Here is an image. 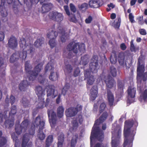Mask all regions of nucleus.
Masks as SVG:
<instances>
[{"instance_id":"1","label":"nucleus","mask_w":147,"mask_h":147,"mask_svg":"<svg viewBox=\"0 0 147 147\" xmlns=\"http://www.w3.org/2000/svg\"><path fill=\"white\" fill-rule=\"evenodd\" d=\"M108 114L107 112H104L100 117L99 119L95 121L90 136L91 143H92V138L94 137L97 138L99 141L101 140L103 137L104 132L100 130L99 127L96 126L99 125L106 120L108 117Z\"/></svg>"},{"instance_id":"2","label":"nucleus","mask_w":147,"mask_h":147,"mask_svg":"<svg viewBox=\"0 0 147 147\" xmlns=\"http://www.w3.org/2000/svg\"><path fill=\"white\" fill-rule=\"evenodd\" d=\"M107 88V98L109 105L110 107L114 105V97L113 94L109 89L112 88L114 86H116V82L114 79L110 76H108L105 80Z\"/></svg>"},{"instance_id":"3","label":"nucleus","mask_w":147,"mask_h":147,"mask_svg":"<svg viewBox=\"0 0 147 147\" xmlns=\"http://www.w3.org/2000/svg\"><path fill=\"white\" fill-rule=\"evenodd\" d=\"M42 65L40 63H39L34 68L33 70L31 71L32 67L29 64V62L27 61L25 64V71L27 74H28V80L29 81H33L34 80L42 68Z\"/></svg>"},{"instance_id":"4","label":"nucleus","mask_w":147,"mask_h":147,"mask_svg":"<svg viewBox=\"0 0 147 147\" xmlns=\"http://www.w3.org/2000/svg\"><path fill=\"white\" fill-rule=\"evenodd\" d=\"M66 49L69 52L67 56L69 58H70L72 57L70 54V52L71 51L74 53L77 54L80 52L82 53H84L86 51L84 44H79L78 42H75L74 41L70 42L67 46Z\"/></svg>"},{"instance_id":"5","label":"nucleus","mask_w":147,"mask_h":147,"mask_svg":"<svg viewBox=\"0 0 147 147\" xmlns=\"http://www.w3.org/2000/svg\"><path fill=\"white\" fill-rule=\"evenodd\" d=\"M112 131V147H117L119 144L121 135V126L114 123L113 125Z\"/></svg>"},{"instance_id":"6","label":"nucleus","mask_w":147,"mask_h":147,"mask_svg":"<svg viewBox=\"0 0 147 147\" xmlns=\"http://www.w3.org/2000/svg\"><path fill=\"white\" fill-rule=\"evenodd\" d=\"M134 125L136 130V128L138 125V123L136 120H134L132 119H130L126 120L125 122L124 129V136L127 137L128 136H130L134 132H136L134 131L131 132V128Z\"/></svg>"},{"instance_id":"7","label":"nucleus","mask_w":147,"mask_h":147,"mask_svg":"<svg viewBox=\"0 0 147 147\" xmlns=\"http://www.w3.org/2000/svg\"><path fill=\"white\" fill-rule=\"evenodd\" d=\"M35 92L38 97V99H40V102L38 103L37 107L38 109H42L44 107L45 102L42 97L45 95V90H43L41 86H38L36 87Z\"/></svg>"},{"instance_id":"8","label":"nucleus","mask_w":147,"mask_h":147,"mask_svg":"<svg viewBox=\"0 0 147 147\" xmlns=\"http://www.w3.org/2000/svg\"><path fill=\"white\" fill-rule=\"evenodd\" d=\"M98 57L97 55H94L91 59V62L89 65V70H88L90 72L96 73L97 71L98 68Z\"/></svg>"},{"instance_id":"9","label":"nucleus","mask_w":147,"mask_h":147,"mask_svg":"<svg viewBox=\"0 0 147 147\" xmlns=\"http://www.w3.org/2000/svg\"><path fill=\"white\" fill-rule=\"evenodd\" d=\"M82 107L81 105H77L76 107H71L66 110L65 113L66 116L71 117L75 116L78 111H82Z\"/></svg>"},{"instance_id":"10","label":"nucleus","mask_w":147,"mask_h":147,"mask_svg":"<svg viewBox=\"0 0 147 147\" xmlns=\"http://www.w3.org/2000/svg\"><path fill=\"white\" fill-rule=\"evenodd\" d=\"M54 68V67L53 65H51L49 63H48L45 68V71L46 73L48 71H51L49 78L50 80L53 81H56L57 80L59 77V74L58 73L52 72L53 71Z\"/></svg>"},{"instance_id":"11","label":"nucleus","mask_w":147,"mask_h":147,"mask_svg":"<svg viewBox=\"0 0 147 147\" xmlns=\"http://www.w3.org/2000/svg\"><path fill=\"white\" fill-rule=\"evenodd\" d=\"M145 70V67L137 68V79L138 82L141 83L142 80L144 82L147 80V71L144 72Z\"/></svg>"},{"instance_id":"12","label":"nucleus","mask_w":147,"mask_h":147,"mask_svg":"<svg viewBox=\"0 0 147 147\" xmlns=\"http://www.w3.org/2000/svg\"><path fill=\"white\" fill-rule=\"evenodd\" d=\"M35 127H31L29 130L28 133H25L23 136L22 143V147H26L30 140V135L33 136L35 133Z\"/></svg>"},{"instance_id":"13","label":"nucleus","mask_w":147,"mask_h":147,"mask_svg":"<svg viewBox=\"0 0 147 147\" xmlns=\"http://www.w3.org/2000/svg\"><path fill=\"white\" fill-rule=\"evenodd\" d=\"M49 17L50 19L58 22H61L63 18L61 13L55 11L50 12L49 14Z\"/></svg>"},{"instance_id":"14","label":"nucleus","mask_w":147,"mask_h":147,"mask_svg":"<svg viewBox=\"0 0 147 147\" xmlns=\"http://www.w3.org/2000/svg\"><path fill=\"white\" fill-rule=\"evenodd\" d=\"M135 135V132H134L130 136H128L125 137L123 144V147H132L133 142L134 139V137Z\"/></svg>"},{"instance_id":"15","label":"nucleus","mask_w":147,"mask_h":147,"mask_svg":"<svg viewBox=\"0 0 147 147\" xmlns=\"http://www.w3.org/2000/svg\"><path fill=\"white\" fill-rule=\"evenodd\" d=\"M47 113L50 122H52L53 124H55L57 121V116L56 113L53 109H48L47 110Z\"/></svg>"},{"instance_id":"16","label":"nucleus","mask_w":147,"mask_h":147,"mask_svg":"<svg viewBox=\"0 0 147 147\" xmlns=\"http://www.w3.org/2000/svg\"><path fill=\"white\" fill-rule=\"evenodd\" d=\"M18 1V0H17ZM6 1L8 4H11L13 2V8L14 12L16 14L18 13V4L14 2L15 0H0V7H2L5 4V1Z\"/></svg>"},{"instance_id":"17","label":"nucleus","mask_w":147,"mask_h":147,"mask_svg":"<svg viewBox=\"0 0 147 147\" xmlns=\"http://www.w3.org/2000/svg\"><path fill=\"white\" fill-rule=\"evenodd\" d=\"M15 129L16 133L13 132L11 135V137L14 141L15 142V147H18V125L17 122L15 125Z\"/></svg>"},{"instance_id":"18","label":"nucleus","mask_w":147,"mask_h":147,"mask_svg":"<svg viewBox=\"0 0 147 147\" xmlns=\"http://www.w3.org/2000/svg\"><path fill=\"white\" fill-rule=\"evenodd\" d=\"M33 124L34 127H38L39 126V128L43 129L44 128L45 122L44 121L41 120L40 116L38 115L36 118Z\"/></svg>"},{"instance_id":"19","label":"nucleus","mask_w":147,"mask_h":147,"mask_svg":"<svg viewBox=\"0 0 147 147\" xmlns=\"http://www.w3.org/2000/svg\"><path fill=\"white\" fill-rule=\"evenodd\" d=\"M48 87L47 90V96H51L53 98L57 96V94H54L55 91V86L53 85H50L48 86Z\"/></svg>"},{"instance_id":"20","label":"nucleus","mask_w":147,"mask_h":147,"mask_svg":"<svg viewBox=\"0 0 147 147\" xmlns=\"http://www.w3.org/2000/svg\"><path fill=\"white\" fill-rule=\"evenodd\" d=\"M84 76L85 78H88L87 84L90 85H92L94 81V76L90 75V72L88 70H86L84 73Z\"/></svg>"},{"instance_id":"21","label":"nucleus","mask_w":147,"mask_h":147,"mask_svg":"<svg viewBox=\"0 0 147 147\" xmlns=\"http://www.w3.org/2000/svg\"><path fill=\"white\" fill-rule=\"evenodd\" d=\"M8 45L9 47L12 49L16 48L18 46L17 39L14 36H11L8 40Z\"/></svg>"},{"instance_id":"22","label":"nucleus","mask_w":147,"mask_h":147,"mask_svg":"<svg viewBox=\"0 0 147 147\" xmlns=\"http://www.w3.org/2000/svg\"><path fill=\"white\" fill-rule=\"evenodd\" d=\"M89 4L91 8H96L102 6L103 4V2L100 0H90Z\"/></svg>"},{"instance_id":"23","label":"nucleus","mask_w":147,"mask_h":147,"mask_svg":"<svg viewBox=\"0 0 147 147\" xmlns=\"http://www.w3.org/2000/svg\"><path fill=\"white\" fill-rule=\"evenodd\" d=\"M91 96L90 99L92 101L94 100L98 94V87L96 86H94L90 90Z\"/></svg>"},{"instance_id":"24","label":"nucleus","mask_w":147,"mask_h":147,"mask_svg":"<svg viewBox=\"0 0 147 147\" xmlns=\"http://www.w3.org/2000/svg\"><path fill=\"white\" fill-rule=\"evenodd\" d=\"M144 56L142 54H141L138 59L137 68H141L145 67Z\"/></svg>"},{"instance_id":"25","label":"nucleus","mask_w":147,"mask_h":147,"mask_svg":"<svg viewBox=\"0 0 147 147\" xmlns=\"http://www.w3.org/2000/svg\"><path fill=\"white\" fill-rule=\"evenodd\" d=\"M29 85V83L27 80L22 81L19 85V89L21 91H25Z\"/></svg>"},{"instance_id":"26","label":"nucleus","mask_w":147,"mask_h":147,"mask_svg":"<svg viewBox=\"0 0 147 147\" xmlns=\"http://www.w3.org/2000/svg\"><path fill=\"white\" fill-rule=\"evenodd\" d=\"M14 121L13 118L11 119H8L5 121L4 125L5 128H10L12 127L14 125Z\"/></svg>"},{"instance_id":"27","label":"nucleus","mask_w":147,"mask_h":147,"mask_svg":"<svg viewBox=\"0 0 147 147\" xmlns=\"http://www.w3.org/2000/svg\"><path fill=\"white\" fill-rule=\"evenodd\" d=\"M63 70L65 75L71 73L73 70V67L71 65L65 63Z\"/></svg>"},{"instance_id":"28","label":"nucleus","mask_w":147,"mask_h":147,"mask_svg":"<svg viewBox=\"0 0 147 147\" xmlns=\"http://www.w3.org/2000/svg\"><path fill=\"white\" fill-rule=\"evenodd\" d=\"M50 3L43 4L41 7V12L45 13L49 11L51 9Z\"/></svg>"},{"instance_id":"29","label":"nucleus","mask_w":147,"mask_h":147,"mask_svg":"<svg viewBox=\"0 0 147 147\" xmlns=\"http://www.w3.org/2000/svg\"><path fill=\"white\" fill-rule=\"evenodd\" d=\"M136 88L129 87L128 89V95L131 98H134L135 97L136 93Z\"/></svg>"},{"instance_id":"30","label":"nucleus","mask_w":147,"mask_h":147,"mask_svg":"<svg viewBox=\"0 0 147 147\" xmlns=\"http://www.w3.org/2000/svg\"><path fill=\"white\" fill-rule=\"evenodd\" d=\"M125 82L123 80H118L117 81V87L118 90L121 92H123V90L124 88Z\"/></svg>"},{"instance_id":"31","label":"nucleus","mask_w":147,"mask_h":147,"mask_svg":"<svg viewBox=\"0 0 147 147\" xmlns=\"http://www.w3.org/2000/svg\"><path fill=\"white\" fill-rule=\"evenodd\" d=\"M44 38L43 37H41L37 39L34 43V45L37 48L41 47L42 45L44 43Z\"/></svg>"},{"instance_id":"32","label":"nucleus","mask_w":147,"mask_h":147,"mask_svg":"<svg viewBox=\"0 0 147 147\" xmlns=\"http://www.w3.org/2000/svg\"><path fill=\"white\" fill-rule=\"evenodd\" d=\"M58 33L53 31V30L51 31V32H48L47 34L48 38L51 39H55L58 35Z\"/></svg>"},{"instance_id":"33","label":"nucleus","mask_w":147,"mask_h":147,"mask_svg":"<svg viewBox=\"0 0 147 147\" xmlns=\"http://www.w3.org/2000/svg\"><path fill=\"white\" fill-rule=\"evenodd\" d=\"M43 129L39 128L38 131L37 136L38 138L40 140H44L46 137L45 134L43 133Z\"/></svg>"},{"instance_id":"34","label":"nucleus","mask_w":147,"mask_h":147,"mask_svg":"<svg viewBox=\"0 0 147 147\" xmlns=\"http://www.w3.org/2000/svg\"><path fill=\"white\" fill-rule=\"evenodd\" d=\"M78 138V134H75L73 136L71 141V147H75Z\"/></svg>"},{"instance_id":"35","label":"nucleus","mask_w":147,"mask_h":147,"mask_svg":"<svg viewBox=\"0 0 147 147\" xmlns=\"http://www.w3.org/2000/svg\"><path fill=\"white\" fill-rule=\"evenodd\" d=\"M64 109L62 106H59L57 109V113L58 117L61 118L62 117L63 115V112Z\"/></svg>"},{"instance_id":"36","label":"nucleus","mask_w":147,"mask_h":147,"mask_svg":"<svg viewBox=\"0 0 147 147\" xmlns=\"http://www.w3.org/2000/svg\"><path fill=\"white\" fill-rule=\"evenodd\" d=\"M118 62L120 65H123L125 63V56L123 53H119L118 56Z\"/></svg>"},{"instance_id":"37","label":"nucleus","mask_w":147,"mask_h":147,"mask_svg":"<svg viewBox=\"0 0 147 147\" xmlns=\"http://www.w3.org/2000/svg\"><path fill=\"white\" fill-rule=\"evenodd\" d=\"M29 123V121L27 119L24 120L22 122L20 125V127L22 131L24 129V130L26 131L28 126Z\"/></svg>"},{"instance_id":"38","label":"nucleus","mask_w":147,"mask_h":147,"mask_svg":"<svg viewBox=\"0 0 147 147\" xmlns=\"http://www.w3.org/2000/svg\"><path fill=\"white\" fill-rule=\"evenodd\" d=\"M53 136L52 135H50L47 137L46 141L45 147H49L53 142Z\"/></svg>"},{"instance_id":"39","label":"nucleus","mask_w":147,"mask_h":147,"mask_svg":"<svg viewBox=\"0 0 147 147\" xmlns=\"http://www.w3.org/2000/svg\"><path fill=\"white\" fill-rule=\"evenodd\" d=\"M134 40H131L130 42V50L131 52L136 53L139 50L138 47H136L134 43Z\"/></svg>"},{"instance_id":"40","label":"nucleus","mask_w":147,"mask_h":147,"mask_svg":"<svg viewBox=\"0 0 147 147\" xmlns=\"http://www.w3.org/2000/svg\"><path fill=\"white\" fill-rule=\"evenodd\" d=\"M59 31H58V33L62 34L60 37L61 41L62 42H65V36L64 34V30L62 28L60 27V28L59 29Z\"/></svg>"},{"instance_id":"41","label":"nucleus","mask_w":147,"mask_h":147,"mask_svg":"<svg viewBox=\"0 0 147 147\" xmlns=\"http://www.w3.org/2000/svg\"><path fill=\"white\" fill-rule=\"evenodd\" d=\"M70 88V84L69 83H66L62 89L61 93L63 95H65L67 92Z\"/></svg>"},{"instance_id":"42","label":"nucleus","mask_w":147,"mask_h":147,"mask_svg":"<svg viewBox=\"0 0 147 147\" xmlns=\"http://www.w3.org/2000/svg\"><path fill=\"white\" fill-rule=\"evenodd\" d=\"M20 102L22 103L25 107H28L30 105V101L26 97H24Z\"/></svg>"},{"instance_id":"43","label":"nucleus","mask_w":147,"mask_h":147,"mask_svg":"<svg viewBox=\"0 0 147 147\" xmlns=\"http://www.w3.org/2000/svg\"><path fill=\"white\" fill-rule=\"evenodd\" d=\"M141 100H143L144 102H147V90H145L142 93L140 96Z\"/></svg>"},{"instance_id":"44","label":"nucleus","mask_w":147,"mask_h":147,"mask_svg":"<svg viewBox=\"0 0 147 147\" xmlns=\"http://www.w3.org/2000/svg\"><path fill=\"white\" fill-rule=\"evenodd\" d=\"M110 61L112 64H115L117 61V56L116 53L111 55L110 57Z\"/></svg>"},{"instance_id":"45","label":"nucleus","mask_w":147,"mask_h":147,"mask_svg":"<svg viewBox=\"0 0 147 147\" xmlns=\"http://www.w3.org/2000/svg\"><path fill=\"white\" fill-rule=\"evenodd\" d=\"M7 140L6 137H3L0 139V147H3L6 145Z\"/></svg>"},{"instance_id":"46","label":"nucleus","mask_w":147,"mask_h":147,"mask_svg":"<svg viewBox=\"0 0 147 147\" xmlns=\"http://www.w3.org/2000/svg\"><path fill=\"white\" fill-rule=\"evenodd\" d=\"M58 142H63L64 140V135L62 132H60L58 134Z\"/></svg>"},{"instance_id":"47","label":"nucleus","mask_w":147,"mask_h":147,"mask_svg":"<svg viewBox=\"0 0 147 147\" xmlns=\"http://www.w3.org/2000/svg\"><path fill=\"white\" fill-rule=\"evenodd\" d=\"M110 73L111 75L113 77H116L117 75V70L114 67L112 66L110 69Z\"/></svg>"},{"instance_id":"48","label":"nucleus","mask_w":147,"mask_h":147,"mask_svg":"<svg viewBox=\"0 0 147 147\" xmlns=\"http://www.w3.org/2000/svg\"><path fill=\"white\" fill-rule=\"evenodd\" d=\"M88 4L86 3L78 5V8L80 10H86L88 8Z\"/></svg>"},{"instance_id":"49","label":"nucleus","mask_w":147,"mask_h":147,"mask_svg":"<svg viewBox=\"0 0 147 147\" xmlns=\"http://www.w3.org/2000/svg\"><path fill=\"white\" fill-rule=\"evenodd\" d=\"M106 107V105L105 102L102 103L100 105L99 107V113H101L105 110Z\"/></svg>"},{"instance_id":"50","label":"nucleus","mask_w":147,"mask_h":147,"mask_svg":"<svg viewBox=\"0 0 147 147\" xmlns=\"http://www.w3.org/2000/svg\"><path fill=\"white\" fill-rule=\"evenodd\" d=\"M72 128L74 131H76L78 128V126L77 120L76 119L74 120L72 122Z\"/></svg>"},{"instance_id":"51","label":"nucleus","mask_w":147,"mask_h":147,"mask_svg":"<svg viewBox=\"0 0 147 147\" xmlns=\"http://www.w3.org/2000/svg\"><path fill=\"white\" fill-rule=\"evenodd\" d=\"M24 2L28 6L31 7L34 2L35 1L34 0H24Z\"/></svg>"},{"instance_id":"52","label":"nucleus","mask_w":147,"mask_h":147,"mask_svg":"<svg viewBox=\"0 0 147 147\" xmlns=\"http://www.w3.org/2000/svg\"><path fill=\"white\" fill-rule=\"evenodd\" d=\"M0 12L1 16L3 17H5L7 15V10L5 7L2 8Z\"/></svg>"},{"instance_id":"53","label":"nucleus","mask_w":147,"mask_h":147,"mask_svg":"<svg viewBox=\"0 0 147 147\" xmlns=\"http://www.w3.org/2000/svg\"><path fill=\"white\" fill-rule=\"evenodd\" d=\"M19 44L21 48H23L24 47L26 46V42L24 38L20 39V41L19 42Z\"/></svg>"},{"instance_id":"54","label":"nucleus","mask_w":147,"mask_h":147,"mask_svg":"<svg viewBox=\"0 0 147 147\" xmlns=\"http://www.w3.org/2000/svg\"><path fill=\"white\" fill-rule=\"evenodd\" d=\"M18 56L16 55V53H13L10 58V61L11 62L13 63L17 60L18 59L17 58Z\"/></svg>"},{"instance_id":"55","label":"nucleus","mask_w":147,"mask_h":147,"mask_svg":"<svg viewBox=\"0 0 147 147\" xmlns=\"http://www.w3.org/2000/svg\"><path fill=\"white\" fill-rule=\"evenodd\" d=\"M49 44L51 48L54 47L56 45V44L55 39H51L49 41Z\"/></svg>"},{"instance_id":"56","label":"nucleus","mask_w":147,"mask_h":147,"mask_svg":"<svg viewBox=\"0 0 147 147\" xmlns=\"http://www.w3.org/2000/svg\"><path fill=\"white\" fill-rule=\"evenodd\" d=\"M80 71L79 67H78L76 68L74 72L73 75L75 77L78 76Z\"/></svg>"},{"instance_id":"57","label":"nucleus","mask_w":147,"mask_h":147,"mask_svg":"<svg viewBox=\"0 0 147 147\" xmlns=\"http://www.w3.org/2000/svg\"><path fill=\"white\" fill-rule=\"evenodd\" d=\"M38 80L39 82L41 84H43L45 82H46L47 81L48 82L47 80H46L42 76L40 75V77L38 78Z\"/></svg>"},{"instance_id":"58","label":"nucleus","mask_w":147,"mask_h":147,"mask_svg":"<svg viewBox=\"0 0 147 147\" xmlns=\"http://www.w3.org/2000/svg\"><path fill=\"white\" fill-rule=\"evenodd\" d=\"M70 8L71 11L74 13L76 11V8L75 5L72 3H71L69 4Z\"/></svg>"},{"instance_id":"59","label":"nucleus","mask_w":147,"mask_h":147,"mask_svg":"<svg viewBox=\"0 0 147 147\" xmlns=\"http://www.w3.org/2000/svg\"><path fill=\"white\" fill-rule=\"evenodd\" d=\"M88 55H85L83 57H81V60L82 61V62L87 63L88 62Z\"/></svg>"},{"instance_id":"60","label":"nucleus","mask_w":147,"mask_h":147,"mask_svg":"<svg viewBox=\"0 0 147 147\" xmlns=\"http://www.w3.org/2000/svg\"><path fill=\"white\" fill-rule=\"evenodd\" d=\"M107 6L109 8H107L106 9V11L107 12H109L111 9H113L115 7V5L112 3H110V4L107 5Z\"/></svg>"},{"instance_id":"61","label":"nucleus","mask_w":147,"mask_h":147,"mask_svg":"<svg viewBox=\"0 0 147 147\" xmlns=\"http://www.w3.org/2000/svg\"><path fill=\"white\" fill-rule=\"evenodd\" d=\"M10 115V112L8 111H5L3 113V116L4 119H6L9 117Z\"/></svg>"},{"instance_id":"62","label":"nucleus","mask_w":147,"mask_h":147,"mask_svg":"<svg viewBox=\"0 0 147 147\" xmlns=\"http://www.w3.org/2000/svg\"><path fill=\"white\" fill-rule=\"evenodd\" d=\"M65 11L66 14L69 16L70 15V12L69 9V7L68 5H64L63 7Z\"/></svg>"},{"instance_id":"63","label":"nucleus","mask_w":147,"mask_h":147,"mask_svg":"<svg viewBox=\"0 0 147 147\" xmlns=\"http://www.w3.org/2000/svg\"><path fill=\"white\" fill-rule=\"evenodd\" d=\"M77 119L79 123L80 124H82L83 121V118L82 116L81 115H78Z\"/></svg>"},{"instance_id":"64","label":"nucleus","mask_w":147,"mask_h":147,"mask_svg":"<svg viewBox=\"0 0 147 147\" xmlns=\"http://www.w3.org/2000/svg\"><path fill=\"white\" fill-rule=\"evenodd\" d=\"M92 20V18L91 16H89L88 18L85 20V22L86 24L90 23Z\"/></svg>"}]
</instances>
